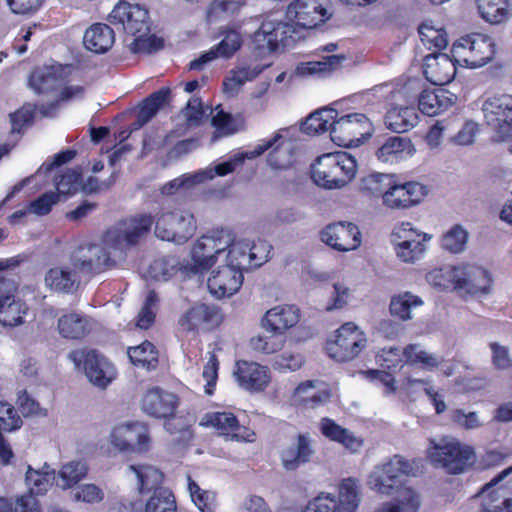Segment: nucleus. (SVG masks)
Segmentation results:
<instances>
[{"label": "nucleus", "mask_w": 512, "mask_h": 512, "mask_svg": "<svg viewBox=\"0 0 512 512\" xmlns=\"http://www.w3.org/2000/svg\"><path fill=\"white\" fill-rule=\"evenodd\" d=\"M127 355L131 363L147 371L155 370L159 364V352L156 346L145 340L141 344L128 347Z\"/></svg>", "instance_id": "38"}, {"label": "nucleus", "mask_w": 512, "mask_h": 512, "mask_svg": "<svg viewBox=\"0 0 512 512\" xmlns=\"http://www.w3.org/2000/svg\"><path fill=\"white\" fill-rule=\"evenodd\" d=\"M373 125L363 113H350L334 119L331 140L340 147L358 146L371 137Z\"/></svg>", "instance_id": "10"}, {"label": "nucleus", "mask_w": 512, "mask_h": 512, "mask_svg": "<svg viewBox=\"0 0 512 512\" xmlns=\"http://www.w3.org/2000/svg\"><path fill=\"white\" fill-rule=\"evenodd\" d=\"M187 488L192 502L200 512H216L218 500L215 491L202 489L190 475L187 477Z\"/></svg>", "instance_id": "46"}, {"label": "nucleus", "mask_w": 512, "mask_h": 512, "mask_svg": "<svg viewBox=\"0 0 512 512\" xmlns=\"http://www.w3.org/2000/svg\"><path fill=\"white\" fill-rule=\"evenodd\" d=\"M476 5L481 18L491 24L502 23L509 16L508 0H476Z\"/></svg>", "instance_id": "47"}, {"label": "nucleus", "mask_w": 512, "mask_h": 512, "mask_svg": "<svg viewBox=\"0 0 512 512\" xmlns=\"http://www.w3.org/2000/svg\"><path fill=\"white\" fill-rule=\"evenodd\" d=\"M81 181L82 174L79 170L68 169L55 178L56 192L66 199L78 191Z\"/></svg>", "instance_id": "57"}, {"label": "nucleus", "mask_w": 512, "mask_h": 512, "mask_svg": "<svg viewBox=\"0 0 512 512\" xmlns=\"http://www.w3.org/2000/svg\"><path fill=\"white\" fill-rule=\"evenodd\" d=\"M493 39L482 33H471L460 37L451 48V54L458 65L468 68L482 67L495 55Z\"/></svg>", "instance_id": "6"}, {"label": "nucleus", "mask_w": 512, "mask_h": 512, "mask_svg": "<svg viewBox=\"0 0 512 512\" xmlns=\"http://www.w3.org/2000/svg\"><path fill=\"white\" fill-rule=\"evenodd\" d=\"M69 358L77 367H82L91 383L100 388H106L113 377L109 375L108 361L96 350H73Z\"/></svg>", "instance_id": "17"}, {"label": "nucleus", "mask_w": 512, "mask_h": 512, "mask_svg": "<svg viewBox=\"0 0 512 512\" xmlns=\"http://www.w3.org/2000/svg\"><path fill=\"white\" fill-rule=\"evenodd\" d=\"M179 403L180 399L175 393L154 387L143 396L142 409L151 417L169 420L174 418Z\"/></svg>", "instance_id": "21"}, {"label": "nucleus", "mask_w": 512, "mask_h": 512, "mask_svg": "<svg viewBox=\"0 0 512 512\" xmlns=\"http://www.w3.org/2000/svg\"><path fill=\"white\" fill-rule=\"evenodd\" d=\"M199 425L213 428L219 435L237 441L252 442L256 436L252 429L241 425L236 415L230 411L207 412L201 417Z\"/></svg>", "instance_id": "14"}, {"label": "nucleus", "mask_w": 512, "mask_h": 512, "mask_svg": "<svg viewBox=\"0 0 512 512\" xmlns=\"http://www.w3.org/2000/svg\"><path fill=\"white\" fill-rule=\"evenodd\" d=\"M22 424L16 408L7 401H0V431L12 432L21 428Z\"/></svg>", "instance_id": "62"}, {"label": "nucleus", "mask_w": 512, "mask_h": 512, "mask_svg": "<svg viewBox=\"0 0 512 512\" xmlns=\"http://www.w3.org/2000/svg\"><path fill=\"white\" fill-rule=\"evenodd\" d=\"M394 174L372 173L362 178L361 191L372 197H381L384 202L385 191L390 187Z\"/></svg>", "instance_id": "52"}, {"label": "nucleus", "mask_w": 512, "mask_h": 512, "mask_svg": "<svg viewBox=\"0 0 512 512\" xmlns=\"http://www.w3.org/2000/svg\"><path fill=\"white\" fill-rule=\"evenodd\" d=\"M176 510L175 497L168 488L155 489L145 505V512H176Z\"/></svg>", "instance_id": "54"}, {"label": "nucleus", "mask_w": 512, "mask_h": 512, "mask_svg": "<svg viewBox=\"0 0 512 512\" xmlns=\"http://www.w3.org/2000/svg\"><path fill=\"white\" fill-rule=\"evenodd\" d=\"M88 471V465L81 460H73L64 464L59 471L61 488L64 490L72 488L87 476Z\"/></svg>", "instance_id": "53"}, {"label": "nucleus", "mask_w": 512, "mask_h": 512, "mask_svg": "<svg viewBox=\"0 0 512 512\" xmlns=\"http://www.w3.org/2000/svg\"><path fill=\"white\" fill-rule=\"evenodd\" d=\"M320 431L330 441L344 446L351 452H357L363 446V440L356 437L347 428L337 424L334 420L324 417L320 421Z\"/></svg>", "instance_id": "32"}, {"label": "nucleus", "mask_w": 512, "mask_h": 512, "mask_svg": "<svg viewBox=\"0 0 512 512\" xmlns=\"http://www.w3.org/2000/svg\"><path fill=\"white\" fill-rule=\"evenodd\" d=\"M418 114L413 106H393L385 115V125L396 133H404L418 123Z\"/></svg>", "instance_id": "34"}, {"label": "nucleus", "mask_w": 512, "mask_h": 512, "mask_svg": "<svg viewBox=\"0 0 512 512\" xmlns=\"http://www.w3.org/2000/svg\"><path fill=\"white\" fill-rule=\"evenodd\" d=\"M418 33L423 45L429 49L440 51L448 44L447 33L444 28L436 27L432 21L426 20L418 27Z\"/></svg>", "instance_id": "49"}, {"label": "nucleus", "mask_w": 512, "mask_h": 512, "mask_svg": "<svg viewBox=\"0 0 512 512\" xmlns=\"http://www.w3.org/2000/svg\"><path fill=\"white\" fill-rule=\"evenodd\" d=\"M115 42L113 29L104 23L92 24L83 37V43L87 50L96 54H103L110 50Z\"/></svg>", "instance_id": "31"}, {"label": "nucleus", "mask_w": 512, "mask_h": 512, "mask_svg": "<svg viewBox=\"0 0 512 512\" xmlns=\"http://www.w3.org/2000/svg\"><path fill=\"white\" fill-rule=\"evenodd\" d=\"M87 249L91 254L89 258H72V265L74 269L87 275H96L103 272L105 270V267L103 263H101L100 261L101 256L98 255V253L101 252V250L96 245L93 244H90Z\"/></svg>", "instance_id": "55"}, {"label": "nucleus", "mask_w": 512, "mask_h": 512, "mask_svg": "<svg viewBox=\"0 0 512 512\" xmlns=\"http://www.w3.org/2000/svg\"><path fill=\"white\" fill-rule=\"evenodd\" d=\"M423 305V301L419 296L410 292H404L394 295L389 304L391 315L402 321L411 319V311L413 308Z\"/></svg>", "instance_id": "48"}, {"label": "nucleus", "mask_w": 512, "mask_h": 512, "mask_svg": "<svg viewBox=\"0 0 512 512\" xmlns=\"http://www.w3.org/2000/svg\"><path fill=\"white\" fill-rule=\"evenodd\" d=\"M419 508V495L408 488L399 498L380 504L375 512H418Z\"/></svg>", "instance_id": "50"}, {"label": "nucleus", "mask_w": 512, "mask_h": 512, "mask_svg": "<svg viewBox=\"0 0 512 512\" xmlns=\"http://www.w3.org/2000/svg\"><path fill=\"white\" fill-rule=\"evenodd\" d=\"M344 59L343 55H330L319 61L303 62L296 67V72L301 76L327 75L338 70Z\"/></svg>", "instance_id": "45"}, {"label": "nucleus", "mask_w": 512, "mask_h": 512, "mask_svg": "<svg viewBox=\"0 0 512 512\" xmlns=\"http://www.w3.org/2000/svg\"><path fill=\"white\" fill-rule=\"evenodd\" d=\"M314 454L311 439L306 434H298L296 442L284 448L280 453L283 467L287 471H295L301 465L308 463Z\"/></svg>", "instance_id": "30"}, {"label": "nucleus", "mask_w": 512, "mask_h": 512, "mask_svg": "<svg viewBox=\"0 0 512 512\" xmlns=\"http://www.w3.org/2000/svg\"><path fill=\"white\" fill-rule=\"evenodd\" d=\"M411 141L400 136H392L386 139L376 151V156L382 162H393L402 156L404 152H410Z\"/></svg>", "instance_id": "51"}, {"label": "nucleus", "mask_w": 512, "mask_h": 512, "mask_svg": "<svg viewBox=\"0 0 512 512\" xmlns=\"http://www.w3.org/2000/svg\"><path fill=\"white\" fill-rule=\"evenodd\" d=\"M230 244L231 231L228 229L216 228L203 234L191 249L192 269L200 273L208 271Z\"/></svg>", "instance_id": "7"}, {"label": "nucleus", "mask_w": 512, "mask_h": 512, "mask_svg": "<svg viewBox=\"0 0 512 512\" xmlns=\"http://www.w3.org/2000/svg\"><path fill=\"white\" fill-rule=\"evenodd\" d=\"M338 111L332 108H324L311 113L302 123V131L307 135H318L332 130L334 119Z\"/></svg>", "instance_id": "40"}, {"label": "nucleus", "mask_w": 512, "mask_h": 512, "mask_svg": "<svg viewBox=\"0 0 512 512\" xmlns=\"http://www.w3.org/2000/svg\"><path fill=\"white\" fill-rule=\"evenodd\" d=\"M271 249L272 246L262 240L252 243L248 240L236 241L231 232V244L226 249L228 252L225 264L242 271L260 267L268 260Z\"/></svg>", "instance_id": "13"}, {"label": "nucleus", "mask_w": 512, "mask_h": 512, "mask_svg": "<svg viewBox=\"0 0 512 512\" xmlns=\"http://www.w3.org/2000/svg\"><path fill=\"white\" fill-rule=\"evenodd\" d=\"M69 66L55 64L35 68L29 76L30 87L38 94L53 90Z\"/></svg>", "instance_id": "33"}, {"label": "nucleus", "mask_w": 512, "mask_h": 512, "mask_svg": "<svg viewBox=\"0 0 512 512\" xmlns=\"http://www.w3.org/2000/svg\"><path fill=\"white\" fill-rule=\"evenodd\" d=\"M286 14L297 26L305 29L315 28L330 17L321 0H294Z\"/></svg>", "instance_id": "20"}, {"label": "nucleus", "mask_w": 512, "mask_h": 512, "mask_svg": "<svg viewBox=\"0 0 512 512\" xmlns=\"http://www.w3.org/2000/svg\"><path fill=\"white\" fill-rule=\"evenodd\" d=\"M300 318L301 312L296 305L283 304L266 311L262 323L271 333L285 334L299 323Z\"/></svg>", "instance_id": "27"}, {"label": "nucleus", "mask_w": 512, "mask_h": 512, "mask_svg": "<svg viewBox=\"0 0 512 512\" xmlns=\"http://www.w3.org/2000/svg\"><path fill=\"white\" fill-rule=\"evenodd\" d=\"M427 187L417 181L401 183L394 179L385 191L383 205L393 210H404L416 206L427 195Z\"/></svg>", "instance_id": "15"}, {"label": "nucleus", "mask_w": 512, "mask_h": 512, "mask_svg": "<svg viewBox=\"0 0 512 512\" xmlns=\"http://www.w3.org/2000/svg\"><path fill=\"white\" fill-rule=\"evenodd\" d=\"M286 343L284 334H274L270 336L258 335L250 340L251 347L264 354H275L281 351Z\"/></svg>", "instance_id": "58"}, {"label": "nucleus", "mask_w": 512, "mask_h": 512, "mask_svg": "<svg viewBox=\"0 0 512 512\" xmlns=\"http://www.w3.org/2000/svg\"><path fill=\"white\" fill-rule=\"evenodd\" d=\"M45 282L51 289L67 294L74 293L80 284L76 272L60 267L51 268L46 273Z\"/></svg>", "instance_id": "39"}, {"label": "nucleus", "mask_w": 512, "mask_h": 512, "mask_svg": "<svg viewBox=\"0 0 512 512\" xmlns=\"http://www.w3.org/2000/svg\"><path fill=\"white\" fill-rule=\"evenodd\" d=\"M171 89L167 86L161 87L149 96L144 98L139 104L137 120L140 125L148 123L158 111L171 101Z\"/></svg>", "instance_id": "35"}, {"label": "nucleus", "mask_w": 512, "mask_h": 512, "mask_svg": "<svg viewBox=\"0 0 512 512\" xmlns=\"http://www.w3.org/2000/svg\"><path fill=\"white\" fill-rule=\"evenodd\" d=\"M270 150L267 158L268 165L273 169H287L292 163V153L289 146L283 141L280 133H275L272 138L261 140L253 150L249 151V159L261 156Z\"/></svg>", "instance_id": "26"}, {"label": "nucleus", "mask_w": 512, "mask_h": 512, "mask_svg": "<svg viewBox=\"0 0 512 512\" xmlns=\"http://www.w3.org/2000/svg\"><path fill=\"white\" fill-rule=\"evenodd\" d=\"M458 62L455 57L444 53H432L424 59L423 74L425 78L436 86L450 83L456 76Z\"/></svg>", "instance_id": "23"}, {"label": "nucleus", "mask_w": 512, "mask_h": 512, "mask_svg": "<svg viewBox=\"0 0 512 512\" xmlns=\"http://www.w3.org/2000/svg\"><path fill=\"white\" fill-rule=\"evenodd\" d=\"M356 172V159L344 151L322 154L311 165L314 183L327 189L345 186L355 177Z\"/></svg>", "instance_id": "4"}, {"label": "nucleus", "mask_w": 512, "mask_h": 512, "mask_svg": "<svg viewBox=\"0 0 512 512\" xmlns=\"http://www.w3.org/2000/svg\"><path fill=\"white\" fill-rule=\"evenodd\" d=\"M21 263L18 256L0 261V272L17 267ZM19 280L0 274V325L14 328L25 323L29 312L26 301L18 296Z\"/></svg>", "instance_id": "3"}, {"label": "nucleus", "mask_w": 512, "mask_h": 512, "mask_svg": "<svg viewBox=\"0 0 512 512\" xmlns=\"http://www.w3.org/2000/svg\"><path fill=\"white\" fill-rule=\"evenodd\" d=\"M203 179L204 177L202 173L194 175L183 174L180 177L174 178L163 184L160 188V192L162 195L172 196L182 189L188 190L192 188L194 185L200 183Z\"/></svg>", "instance_id": "61"}, {"label": "nucleus", "mask_w": 512, "mask_h": 512, "mask_svg": "<svg viewBox=\"0 0 512 512\" xmlns=\"http://www.w3.org/2000/svg\"><path fill=\"white\" fill-rule=\"evenodd\" d=\"M426 454L434 467L450 475L465 473L476 462L474 448L455 438L443 439L440 443L431 439Z\"/></svg>", "instance_id": "5"}, {"label": "nucleus", "mask_w": 512, "mask_h": 512, "mask_svg": "<svg viewBox=\"0 0 512 512\" xmlns=\"http://www.w3.org/2000/svg\"><path fill=\"white\" fill-rule=\"evenodd\" d=\"M243 280L242 270L224 264L212 272L208 278L207 287L213 296L220 299L230 297L238 292Z\"/></svg>", "instance_id": "25"}, {"label": "nucleus", "mask_w": 512, "mask_h": 512, "mask_svg": "<svg viewBox=\"0 0 512 512\" xmlns=\"http://www.w3.org/2000/svg\"><path fill=\"white\" fill-rule=\"evenodd\" d=\"M455 100V95L446 89H424L418 98V109L422 114L433 117L450 108Z\"/></svg>", "instance_id": "29"}, {"label": "nucleus", "mask_w": 512, "mask_h": 512, "mask_svg": "<svg viewBox=\"0 0 512 512\" xmlns=\"http://www.w3.org/2000/svg\"><path fill=\"white\" fill-rule=\"evenodd\" d=\"M367 345L365 333L352 322L344 323L335 332V338L328 340L325 350L337 362L354 360Z\"/></svg>", "instance_id": "8"}, {"label": "nucleus", "mask_w": 512, "mask_h": 512, "mask_svg": "<svg viewBox=\"0 0 512 512\" xmlns=\"http://www.w3.org/2000/svg\"><path fill=\"white\" fill-rule=\"evenodd\" d=\"M110 437L112 445L120 451L145 453L150 449L148 427L139 422L115 427Z\"/></svg>", "instance_id": "16"}, {"label": "nucleus", "mask_w": 512, "mask_h": 512, "mask_svg": "<svg viewBox=\"0 0 512 512\" xmlns=\"http://www.w3.org/2000/svg\"><path fill=\"white\" fill-rule=\"evenodd\" d=\"M255 73L248 67H240L231 70L229 75L223 80V92L228 96H235L241 87L247 82L253 80Z\"/></svg>", "instance_id": "56"}, {"label": "nucleus", "mask_w": 512, "mask_h": 512, "mask_svg": "<svg viewBox=\"0 0 512 512\" xmlns=\"http://www.w3.org/2000/svg\"><path fill=\"white\" fill-rule=\"evenodd\" d=\"M485 124L493 131L497 141L512 137V95L494 94L482 104Z\"/></svg>", "instance_id": "9"}, {"label": "nucleus", "mask_w": 512, "mask_h": 512, "mask_svg": "<svg viewBox=\"0 0 512 512\" xmlns=\"http://www.w3.org/2000/svg\"><path fill=\"white\" fill-rule=\"evenodd\" d=\"M154 222L158 238L177 244L187 242L197 229L192 213L182 209L168 210L162 206L156 220L150 214H137L118 221L106 230L103 241L120 250L135 246L150 232Z\"/></svg>", "instance_id": "1"}, {"label": "nucleus", "mask_w": 512, "mask_h": 512, "mask_svg": "<svg viewBox=\"0 0 512 512\" xmlns=\"http://www.w3.org/2000/svg\"><path fill=\"white\" fill-rule=\"evenodd\" d=\"M321 240L335 250L350 251L360 246L361 233L353 223L338 222L321 231Z\"/></svg>", "instance_id": "22"}, {"label": "nucleus", "mask_w": 512, "mask_h": 512, "mask_svg": "<svg viewBox=\"0 0 512 512\" xmlns=\"http://www.w3.org/2000/svg\"><path fill=\"white\" fill-rule=\"evenodd\" d=\"M245 5L244 0H212L206 9V22L212 24L235 16Z\"/></svg>", "instance_id": "43"}, {"label": "nucleus", "mask_w": 512, "mask_h": 512, "mask_svg": "<svg viewBox=\"0 0 512 512\" xmlns=\"http://www.w3.org/2000/svg\"><path fill=\"white\" fill-rule=\"evenodd\" d=\"M456 289L463 290L470 295L486 294L490 291L492 277L482 267L475 265H461L454 272Z\"/></svg>", "instance_id": "24"}, {"label": "nucleus", "mask_w": 512, "mask_h": 512, "mask_svg": "<svg viewBox=\"0 0 512 512\" xmlns=\"http://www.w3.org/2000/svg\"><path fill=\"white\" fill-rule=\"evenodd\" d=\"M413 464L400 455H394L369 475L367 483L375 492L391 495L402 484L404 477L415 475Z\"/></svg>", "instance_id": "11"}, {"label": "nucleus", "mask_w": 512, "mask_h": 512, "mask_svg": "<svg viewBox=\"0 0 512 512\" xmlns=\"http://www.w3.org/2000/svg\"><path fill=\"white\" fill-rule=\"evenodd\" d=\"M337 507V497L322 492L310 500L302 512H338Z\"/></svg>", "instance_id": "64"}, {"label": "nucleus", "mask_w": 512, "mask_h": 512, "mask_svg": "<svg viewBox=\"0 0 512 512\" xmlns=\"http://www.w3.org/2000/svg\"><path fill=\"white\" fill-rule=\"evenodd\" d=\"M138 480V488L140 493L155 492V489L164 488V473L152 465H130Z\"/></svg>", "instance_id": "42"}, {"label": "nucleus", "mask_w": 512, "mask_h": 512, "mask_svg": "<svg viewBox=\"0 0 512 512\" xmlns=\"http://www.w3.org/2000/svg\"><path fill=\"white\" fill-rule=\"evenodd\" d=\"M55 480V470L45 464L42 469H33L28 466L25 481L28 486L29 492L32 496L45 494L53 485Z\"/></svg>", "instance_id": "41"}, {"label": "nucleus", "mask_w": 512, "mask_h": 512, "mask_svg": "<svg viewBox=\"0 0 512 512\" xmlns=\"http://www.w3.org/2000/svg\"><path fill=\"white\" fill-rule=\"evenodd\" d=\"M294 32V27L287 22L268 21L262 23L256 33V38L258 41L266 42L268 50L274 52L280 46H290L295 41Z\"/></svg>", "instance_id": "28"}, {"label": "nucleus", "mask_w": 512, "mask_h": 512, "mask_svg": "<svg viewBox=\"0 0 512 512\" xmlns=\"http://www.w3.org/2000/svg\"><path fill=\"white\" fill-rule=\"evenodd\" d=\"M361 501L359 480L348 477L341 480L338 487L337 511L356 512Z\"/></svg>", "instance_id": "36"}, {"label": "nucleus", "mask_w": 512, "mask_h": 512, "mask_svg": "<svg viewBox=\"0 0 512 512\" xmlns=\"http://www.w3.org/2000/svg\"><path fill=\"white\" fill-rule=\"evenodd\" d=\"M467 240V231L461 225L456 224L442 236L441 246L451 253H460L464 250Z\"/></svg>", "instance_id": "59"}, {"label": "nucleus", "mask_w": 512, "mask_h": 512, "mask_svg": "<svg viewBox=\"0 0 512 512\" xmlns=\"http://www.w3.org/2000/svg\"><path fill=\"white\" fill-rule=\"evenodd\" d=\"M58 331L63 338L81 340L90 332L89 321L80 314L68 313L58 319Z\"/></svg>", "instance_id": "37"}, {"label": "nucleus", "mask_w": 512, "mask_h": 512, "mask_svg": "<svg viewBox=\"0 0 512 512\" xmlns=\"http://www.w3.org/2000/svg\"><path fill=\"white\" fill-rule=\"evenodd\" d=\"M233 374L238 385L250 393L264 392L272 380L269 367L254 361L237 360Z\"/></svg>", "instance_id": "19"}, {"label": "nucleus", "mask_w": 512, "mask_h": 512, "mask_svg": "<svg viewBox=\"0 0 512 512\" xmlns=\"http://www.w3.org/2000/svg\"><path fill=\"white\" fill-rule=\"evenodd\" d=\"M305 362L300 353L284 352L274 357L272 368L279 372H293L299 370Z\"/></svg>", "instance_id": "63"}, {"label": "nucleus", "mask_w": 512, "mask_h": 512, "mask_svg": "<svg viewBox=\"0 0 512 512\" xmlns=\"http://www.w3.org/2000/svg\"><path fill=\"white\" fill-rule=\"evenodd\" d=\"M458 269L459 266H446L441 268H435L427 273V282L432 286L442 290L449 288L456 289V277H454V272L455 270Z\"/></svg>", "instance_id": "60"}, {"label": "nucleus", "mask_w": 512, "mask_h": 512, "mask_svg": "<svg viewBox=\"0 0 512 512\" xmlns=\"http://www.w3.org/2000/svg\"><path fill=\"white\" fill-rule=\"evenodd\" d=\"M218 34L222 36L223 39L199 58L192 60L189 63L190 70H201L206 63L219 57L225 59L231 58L241 48L243 40L238 28L234 26H222L219 28Z\"/></svg>", "instance_id": "18"}, {"label": "nucleus", "mask_w": 512, "mask_h": 512, "mask_svg": "<svg viewBox=\"0 0 512 512\" xmlns=\"http://www.w3.org/2000/svg\"><path fill=\"white\" fill-rule=\"evenodd\" d=\"M109 21L134 37L130 44L133 53H150L163 46L162 40L151 34L149 11L139 4L120 1L111 11Z\"/></svg>", "instance_id": "2"}, {"label": "nucleus", "mask_w": 512, "mask_h": 512, "mask_svg": "<svg viewBox=\"0 0 512 512\" xmlns=\"http://www.w3.org/2000/svg\"><path fill=\"white\" fill-rule=\"evenodd\" d=\"M220 306L214 303L195 302L178 319V326L185 332L209 333L224 321Z\"/></svg>", "instance_id": "12"}, {"label": "nucleus", "mask_w": 512, "mask_h": 512, "mask_svg": "<svg viewBox=\"0 0 512 512\" xmlns=\"http://www.w3.org/2000/svg\"><path fill=\"white\" fill-rule=\"evenodd\" d=\"M211 124L215 128L213 138L230 136L245 128V118L242 114L233 116L223 110L217 112L211 119Z\"/></svg>", "instance_id": "44"}]
</instances>
